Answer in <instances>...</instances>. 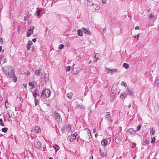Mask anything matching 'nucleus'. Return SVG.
<instances>
[{
  "instance_id": "17",
  "label": "nucleus",
  "mask_w": 159,
  "mask_h": 159,
  "mask_svg": "<svg viewBox=\"0 0 159 159\" xmlns=\"http://www.w3.org/2000/svg\"><path fill=\"white\" fill-rule=\"evenodd\" d=\"M77 34L80 36H83V34L81 30L79 29L77 30Z\"/></svg>"
},
{
  "instance_id": "44",
  "label": "nucleus",
  "mask_w": 159,
  "mask_h": 159,
  "mask_svg": "<svg viewBox=\"0 0 159 159\" xmlns=\"http://www.w3.org/2000/svg\"><path fill=\"white\" fill-rule=\"evenodd\" d=\"M156 139L155 137H153L151 141V143H153L155 141Z\"/></svg>"
},
{
  "instance_id": "16",
  "label": "nucleus",
  "mask_w": 159,
  "mask_h": 159,
  "mask_svg": "<svg viewBox=\"0 0 159 159\" xmlns=\"http://www.w3.org/2000/svg\"><path fill=\"white\" fill-rule=\"evenodd\" d=\"M44 81L45 82H47L49 79V76L48 75L45 74L44 76Z\"/></svg>"
},
{
  "instance_id": "13",
  "label": "nucleus",
  "mask_w": 159,
  "mask_h": 159,
  "mask_svg": "<svg viewBox=\"0 0 159 159\" xmlns=\"http://www.w3.org/2000/svg\"><path fill=\"white\" fill-rule=\"evenodd\" d=\"M41 71H42V69L36 70L35 72V74L37 76L39 75L40 74L42 73V72H41Z\"/></svg>"
},
{
  "instance_id": "6",
  "label": "nucleus",
  "mask_w": 159,
  "mask_h": 159,
  "mask_svg": "<svg viewBox=\"0 0 159 159\" xmlns=\"http://www.w3.org/2000/svg\"><path fill=\"white\" fill-rule=\"evenodd\" d=\"M32 131L34 133H39L40 131V129L39 126H36L34 129L32 130Z\"/></svg>"
},
{
  "instance_id": "53",
  "label": "nucleus",
  "mask_w": 159,
  "mask_h": 159,
  "mask_svg": "<svg viewBox=\"0 0 159 159\" xmlns=\"http://www.w3.org/2000/svg\"><path fill=\"white\" fill-rule=\"evenodd\" d=\"M23 85L24 87L25 88V89H26V88H27V87H26L27 84H23Z\"/></svg>"
},
{
  "instance_id": "39",
  "label": "nucleus",
  "mask_w": 159,
  "mask_h": 159,
  "mask_svg": "<svg viewBox=\"0 0 159 159\" xmlns=\"http://www.w3.org/2000/svg\"><path fill=\"white\" fill-rule=\"evenodd\" d=\"M64 47V45L63 44H61L59 45L58 47V48L59 49H61Z\"/></svg>"
},
{
  "instance_id": "49",
  "label": "nucleus",
  "mask_w": 159,
  "mask_h": 159,
  "mask_svg": "<svg viewBox=\"0 0 159 159\" xmlns=\"http://www.w3.org/2000/svg\"><path fill=\"white\" fill-rule=\"evenodd\" d=\"M66 45L67 47H70V44L68 42H67L66 43Z\"/></svg>"
},
{
  "instance_id": "19",
  "label": "nucleus",
  "mask_w": 159,
  "mask_h": 159,
  "mask_svg": "<svg viewBox=\"0 0 159 159\" xmlns=\"http://www.w3.org/2000/svg\"><path fill=\"white\" fill-rule=\"evenodd\" d=\"M123 66L124 67H125V69H127L129 68V65L128 64L125 63H123Z\"/></svg>"
},
{
  "instance_id": "56",
  "label": "nucleus",
  "mask_w": 159,
  "mask_h": 159,
  "mask_svg": "<svg viewBox=\"0 0 159 159\" xmlns=\"http://www.w3.org/2000/svg\"><path fill=\"white\" fill-rule=\"evenodd\" d=\"M111 93H112V94H113V95H115L116 93V92H114V91H113V89H112L111 90Z\"/></svg>"
},
{
  "instance_id": "20",
  "label": "nucleus",
  "mask_w": 159,
  "mask_h": 159,
  "mask_svg": "<svg viewBox=\"0 0 159 159\" xmlns=\"http://www.w3.org/2000/svg\"><path fill=\"white\" fill-rule=\"evenodd\" d=\"M73 94L72 93H67L66 95L67 97L70 98L71 99L72 98Z\"/></svg>"
},
{
  "instance_id": "14",
  "label": "nucleus",
  "mask_w": 159,
  "mask_h": 159,
  "mask_svg": "<svg viewBox=\"0 0 159 159\" xmlns=\"http://www.w3.org/2000/svg\"><path fill=\"white\" fill-rule=\"evenodd\" d=\"M34 145L36 148H39L41 146V143L39 142H38L35 143H34Z\"/></svg>"
},
{
  "instance_id": "59",
  "label": "nucleus",
  "mask_w": 159,
  "mask_h": 159,
  "mask_svg": "<svg viewBox=\"0 0 159 159\" xmlns=\"http://www.w3.org/2000/svg\"><path fill=\"white\" fill-rule=\"evenodd\" d=\"M135 147H136L135 144H133V145H132V147L133 148H134Z\"/></svg>"
},
{
  "instance_id": "15",
  "label": "nucleus",
  "mask_w": 159,
  "mask_h": 159,
  "mask_svg": "<svg viewBox=\"0 0 159 159\" xmlns=\"http://www.w3.org/2000/svg\"><path fill=\"white\" fill-rule=\"evenodd\" d=\"M76 138L75 135H73L72 134L70 136V142H73L75 139Z\"/></svg>"
},
{
  "instance_id": "30",
  "label": "nucleus",
  "mask_w": 159,
  "mask_h": 159,
  "mask_svg": "<svg viewBox=\"0 0 159 159\" xmlns=\"http://www.w3.org/2000/svg\"><path fill=\"white\" fill-rule=\"evenodd\" d=\"M111 71V69H110L107 68L105 70V71L107 72V74H108V73L110 72Z\"/></svg>"
},
{
  "instance_id": "35",
  "label": "nucleus",
  "mask_w": 159,
  "mask_h": 159,
  "mask_svg": "<svg viewBox=\"0 0 159 159\" xmlns=\"http://www.w3.org/2000/svg\"><path fill=\"white\" fill-rule=\"evenodd\" d=\"M154 17V15L152 13H151L150 16H149V19H153Z\"/></svg>"
},
{
  "instance_id": "47",
  "label": "nucleus",
  "mask_w": 159,
  "mask_h": 159,
  "mask_svg": "<svg viewBox=\"0 0 159 159\" xmlns=\"http://www.w3.org/2000/svg\"><path fill=\"white\" fill-rule=\"evenodd\" d=\"M33 96L34 97V99H36V98H37V97H39V94H38L37 95L36 94L35 95H33Z\"/></svg>"
},
{
  "instance_id": "9",
  "label": "nucleus",
  "mask_w": 159,
  "mask_h": 159,
  "mask_svg": "<svg viewBox=\"0 0 159 159\" xmlns=\"http://www.w3.org/2000/svg\"><path fill=\"white\" fill-rule=\"evenodd\" d=\"M81 71V69L80 67H77L73 69V71L75 74H77Z\"/></svg>"
},
{
  "instance_id": "4",
  "label": "nucleus",
  "mask_w": 159,
  "mask_h": 159,
  "mask_svg": "<svg viewBox=\"0 0 159 159\" xmlns=\"http://www.w3.org/2000/svg\"><path fill=\"white\" fill-rule=\"evenodd\" d=\"M53 116L57 121L59 122H61V117L58 113L56 112H54L53 114Z\"/></svg>"
},
{
  "instance_id": "37",
  "label": "nucleus",
  "mask_w": 159,
  "mask_h": 159,
  "mask_svg": "<svg viewBox=\"0 0 159 159\" xmlns=\"http://www.w3.org/2000/svg\"><path fill=\"white\" fill-rule=\"evenodd\" d=\"M13 80L14 82H16L17 80V79L16 77L15 76V75L13 76Z\"/></svg>"
},
{
  "instance_id": "3",
  "label": "nucleus",
  "mask_w": 159,
  "mask_h": 159,
  "mask_svg": "<svg viewBox=\"0 0 159 159\" xmlns=\"http://www.w3.org/2000/svg\"><path fill=\"white\" fill-rule=\"evenodd\" d=\"M34 27L33 26H31L30 28L27 31V36L28 37H30L31 34L33 33L34 30Z\"/></svg>"
},
{
  "instance_id": "54",
  "label": "nucleus",
  "mask_w": 159,
  "mask_h": 159,
  "mask_svg": "<svg viewBox=\"0 0 159 159\" xmlns=\"http://www.w3.org/2000/svg\"><path fill=\"white\" fill-rule=\"evenodd\" d=\"M25 73L28 76L30 75V72L28 71H26V72Z\"/></svg>"
},
{
  "instance_id": "63",
  "label": "nucleus",
  "mask_w": 159,
  "mask_h": 159,
  "mask_svg": "<svg viewBox=\"0 0 159 159\" xmlns=\"http://www.w3.org/2000/svg\"><path fill=\"white\" fill-rule=\"evenodd\" d=\"M131 107V103H130V104L129 105H128V107H129V108H130V107Z\"/></svg>"
},
{
  "instance_id": "22",
  "label": "nucleus",
  "mask_w": 159,
  "mask_h": 159,
  "mask_svg": "<svg viewBox=\"0 0 159 159\" xmlns=\"http://www.w3.org/2000/svg\"><path fill=\"white\" fill-rule=\"evenodd\" d=\"M29 84L30 86L32 87L31 89L35 88V85L33 82H30L29 83Z\"/></svg>"
},
{
  "instance_id": "25",
  "label": "nucleus",
  "mask_w": 159,
  "mask_h": 159,
  "mask_svg": "<svg viewBox=\"0 0 159 159\" xmlns=\"http://www.w3.org/2000/svg\"><path fill=\"white\" fill-rule=\"evenodd\" d=\"M99 55V54L98 53H96L95 54V57L94 59H93V61L94 62H97L98 61L97 58L96 57V56L98 57V55Z\"/></svg>"
},
{
  "instance_id": "33",
  "label": "nucleus",
  "mask_w": 159,
  "mask_h": 159,
  "mask_svg": "<svg viewBox=\"0 0 159 159\" xmlns=\"http://www.w3.org/2000/svg\"><path fill=\"white\" fill-rule=\"evenodd\" d=\"M39 100L38 98H36V99H34V102L35 106H37L38 104Z\"/></svg>"
},
{
  "instance_id": "5",
  "label": "nucleus",
  "mask_w": 159,
  "mask_h": 159,
  "mask_svg": "<svg viewBox=\"0 0 159 159\" xmlns=\"http://www.w3.org/2000/svg\"><path fill=\"white\" fill-rule=\"evenodd\" d=\"M128 133H129L132 136H134L136 133V131L133 128H130L127 131Z\"/></svg>"
},
{
  "instance_id": "23",
  "label": "nucleus",
  "mask_w": 159,
  "mask_h": 159,
  "mask_svg": "<svg viewBox=\"0 0 159 159\" xmlns=\"http://www.w3.org/2000/svg\"><path fill=\"white\" fill-rule=\"evenodd\" d=\"M53 147L54 148V149H55L56 151H57L59 149V148H58L59 147V146L57 144H54L53 145Z\"/></svg>"
},
{
  "instance_id": "27",
  "label": "nucleus",
  "mask_w": 159,
  "mask_h": 159,
  "mask_svg": "<svg viewBox=\"0 0 159 159\" xmlns=\"http://www.w3.org/2000/svg\"><path fill=\"white\" fill-rule=\"evenodd\" d=\"M39 94V90L37 89L35 92H33V95H35L36 94Z\"/></svg>"
},
{
  "instance_id": "60",
  "label": "nucleus",
  "mask_w": 159,
  "mask_h": 159,
  "mask_svg": "<svg viewBox=\"0 0 159 159\" xmlns=\"http://www.w3.org/2000/svg\"><path fill=\"white\" fill-rule=\"evenodd\" d=\"M19 99L20 100H21V102H23V99L22 98V97H20Z\"/></svg>"
},
{
  "instance_id": "12",
  "label": "nucleus",
  "mask_w": 159,
  "mask_h": 159,
  "mask_svg": "<svg viewBox=\"0 0 159 159\" xmlns=\"http://www.w3.org/2000/svg\"><path fill=\"white\" fill-rule=\"evenodd\" d=\"M127 93L129 95H131L133 94V93L131 89H130L129 88H127L126 89Z\"/></svg>"
},
{
  "instance_id": "40",
  "label": "nucleus",
  "mask_w": 159,
  "mask_h": 159,
  "mask_svg": "<svg viewBox=\"0 0 159 159\" xmlns=\"http://www.w3.org/2000/svg\"><path fill=\"white\" fill-rule=\"evenodd\" d=\"M5 106L6 108L9 107V104L8 102H6L5 103Z\"/></svg>"
},
{
  "instance_id": "51",
  "label": "nucleus",
  "mask_w": 159,
  "mask_h": 159,
  "mask_svg": "<svg viewBox=\"0 0 159 159\" xmlns=\"http://www.w3.org/2000/svg\"><path fill=\"white\" fill-rule=\"evenodd\" d=\"M149 143V141L147 140H146L145 142V143L146 144H148Z\"/></svg>"
},
{
  "instance_id": "2",
  "label": "nucleus",
  "mask_w": 159,
  "mask_h": 159,
  "mask_svg": "<svg viewBox=\"0 0 159 159\" xmlns=\"http://www.w3.org/2000/svg\"><path fill=\"white\" fill-rule=\"evenodd\" d=\"M51 95V91L49 89H43L42 90L40 96L41 100L42 101L44 100L45 97L47 98L49 97Z\"/></svg>"
},
{
  "instance_id": "29",
  "label": "nucleus",
  "mask_w": 159,
  "mask_h": 159,
  "mask_svg": "<svg viewBox=\"0 0 159 159\" xmlns=\"http://www.w3.org/2000/svg\"><path fill=\"white\" fill-rule=\"evenodd\" d=\"M41 10L39 9L36 11V15L37 16H39L40 15V12L41 11Z\"/></svg>"
},
{
  "instance_id": "42",
  "label": "nucleus",
  "mask_w": 159,
  "mask_h": 159,
  "mask_svg": "<svg viewBox=\"0 0 159 159\" xmlns=\"http://www.w3.org/2000/svg\"><path fill=\"white\" fill-rule=\"evenodd\" d=\"M66 70L67 71H70V66H68L66 68Z\"/></svg>"
},
{
  "instance_id": "10",
  "label": "nucleus",
  "mask_w": 159,
  "mask_h": 159,
  "mask_svg": "<svg viewBox=\"0 0 159 159\" xmlns=\"http://www.w3.org/2000/svg\"><path fill=\"white\" fill-rule=\"evenodd\" d=\"M84 130L87 133V134L88 135V136L90 137L89 139H90L92 137L91 132L90 131V130L89 129L87 128L84 129Z\"/></svg>"
},
{
  "instance_id": "62",
  "label": "nucleus",
  "mask_w": 159,
  "mask_h": 159,
  "mask_svg": "<svg viewBox=\"0 0 159 159\" xmlns=\"http://www.w3.org/2000/svg\"><path fill=\"white\" fill-rule=\"evenodd\" d=\"M0 42L2 43V42H3V38H1L0 39Z\"/></svg>"
},
{
  "instance_id": "52",
  "label": "nucleus",
  "mask_w": 159,
  "mask_h": 159,
  "mask_svg": "<svg viewBox=\"0 0 159 159\" xmlns=\"http://www.w3.org/2000/svg\"><path fill=\"white\" fill-rule=\"evenodd\" d=\"M36 41H37L36 38H34L32 39V41L34 43Z\"/></svg>"
},
{
  "instance_id": "46",
  "label": "nucleus",
  "mask_w": 159,
  "mask_h": 159,
  "mask_svg": "<svg viewBox=\"0 0 159 159\" xmlns=\"http://www.w3.org/2000/svg\"><path fill=\"white\" fill-rule=\"evenodd\" d=\"M33 44V43L31 41H28V43L27 45H29L31 46Z\"/></svg>"
},
{
  "instance_id": "57",
  "label": "nucleus",
  "mask_w": 159,
  "mask_h": 159,
  "mask_svg": "<svg viewBox=\"0 0 159 159\" xmlns=\"http://www.w3.org/2000/svg\"><path fill=\"white\" fill-rule=\"evenodd\" d=\"M139 36V34H137V35L135 36H134V38H135L136 37H137V39H138Z\"/></svg>"
},
{
  "instance_id": "45",
  "label": "nucleus",
  "mask_w": 159,
  "mask_h": 159,
  "mask_svg": "<svg viewBox=\"0 0 159 159\" xmlns=\"http://www.w3.org/2000/svg\"><path fill=\"white\" fill-rule=\"evenodd\" d=\"M141 127V125H139L137 127V131H138L140 130Z\"/></svg>"
},
{
  "instance_id": "21",
  "label": "nucleus",
  "mask_w": 159,
  "mask_h": 159,
  "mask_svg": "<svg viewBox=\"0 0 159 159\" xmlns=\"http://www.w3.org/2000/svg\"><path fill=\"white\" fill-rule=\"evenodd\" d=\"M117 69H114L113 70H111V71H110L111 74L112 75L114 74L116 72H117Z\"/></svg>"
},
{
  "instance_id": "61",
  "label": "nucleus",
  "mask_w": 159,
  "mask_h": 159,
  "mask_svg": "<svg viewBox=\"0 0 159 159\" xmlns=\"http://www.w3.org/2000/svg\"><path fill=\"white\" fill-rule=\"evenodd\" d=\"M88 2H92V0H86Z\"/></svg>"
},
{
  "instance_id": "50",
  "label": "nucleus",
  "mask_w": 159,
  "mask_h": 159,
  "mask_svg": "<svg viewBox=\"0 0 159 159\" xmlns=\"http://www.w3.org/2000/svg\"><path fill=\"white\" fill-rule=\"evenodd\" d=\"M107 1V0H102V4H105Z\"/></svg>"
},
{
  "instance_id": "11",
  "label": "nucleus",
  "mask_w": 159,
  "mask_h": 159,
  "mask_svg": "<svg viewBox=\"0 0 159 159\" xmlns=\"http://www.w3.org/2000/svg\"><path fill=\"white\" fill-rule=\"evenodd\" d=\"M107 143L106 139H103L101 142V144L103 146H105L107 145Z\"/></svg>"
},
{
  "instance_id": "1",
  "label": "nucleus",
  "mask_w": 159,
  "mask_h": 159,
  "mask_svg": "<svg viewBox=\"0 0 159 159\" xmlns=\"http://www.w3.org/2000/svg\"><path fill=\"white\" fill-rule=\"evenodd\" d=\"M2 70L5 74L9 77L12 78L15 74L13 68L11 66H5L2 68Z\"/></svg>"
},
{
  "instance_id": "26",
  "label": "nucleus",
  "mask_w": 159,
  "mask_h": 159,
  "mask_svg": "<svg viewBox=\"0 0 159 159\" xmlns=\"http://www.w3.org/2000/svg\"><path fill=\"white\" fill-rule=\"evenodd\" d=\"M8 130V128H7L4 127L2 129V130L4 133H6L7 132Z\"/></svg>"
},
{
  "instance_id": "31",
  "label": "nucleus",
  "mask_w": 159,
  "mask_h": 159,
  "mask_svg": "<svg viewBox=\"0 0 159 159\" xmlns=\"http://www.w3.org/2000/svg\"><path fill=\"white\" fill-rule=\"evenodd\" d=\"M13 112L11 111L8 112L7 113L8 115L10 117H11L13 115Z\"/></svg>"
},
{
  "instance_id": "41",
  "label": "nucleus",
  "mask_w": 159,
  "mask_h": 159,
  "mask_svg": "<svg viewBox=\"0 0 159 159\" xmlns=\"http://www.w3.org/2000/svg\"><path fill=\"white\" fill-rule=\"evenodd\" d=\"M106 153L105 152H103L102 153V157H104L105 156H106Z\"/></svg>"
},
{
  "instance_id": "32",
  "label": "nucleus",
  "mask_w": 159,
  "mask_h": 159,
  "mask_svg": "<svg viewBox=\"0 0 159 159\" xmlns=\"http://www.w3.org/2000/svg\"><path fill=\"white\" fill-rule=\"evenodd\" d=\"M155 132V130H153V128H152L151 129V130L150 131V134H151L152 136L154 134Z\"/></svg>"
},
{
  "instance_id": "36",
  "label": "nucleus",
  "mask_w": 159,
  "mask_h": 159,
  "mask_svg": "<svg viewBox=\"0 0 159 159\" xmlns=\"http://www.w3.org/2000/svg\"><path fill=\"white\" fill-rule=\"evenodd\" d=\"M155 82L157 84L159 83V77L158 76L156 78Z\"/></svg>"
},
{
  "instance_id": "28",
  "label": "nucleus",
  "mask_w": 159,
  "mask_h": 159,
  "mask_svg": "<svg viewBox=\"0 0 159 159\" xmlns=\"http://www.w3.org/2000/svg\"><path fill=\"white\" fill-rule=\"evenodd\" d=\"M126 93H123L121 94L120 97L121 98H126Z\"/></svg>"
},
{
  "instance_id": "18",
  "label": "nucleus",
  "mask_w": 159,
  "mask_h": 159,
  "mask_svg": "<svg viewBox=\"0 0 159 159\" xmlns=\"http://www.w3.org/2000/svg\"><path fill=\"white\" fill-rule=\"evenodd\" d=\"M65 129L67 131H70L71 129V126L70 125H67L65 127Z\"/></svg>"
},
{
  "instance_id": "7",
  "label": "nucleus",
  "mask_w": 159,
  "mask_h": 159,
  "mask_svg": "<svg viewBox=\"0 0 159 159\" xmlns=\"http://www.w3.org/2000/svg\"><path fill=\"white\" fill-rule=\"evenodd\" d=\"M82 29L83 30L84 32L86 34L89 35H91V33L88 29L84 27L82 28Z\"/></svg>"
},
{
  "instance_id": "58",
  "label": "nucleus",
  "mask_w": 159,
  "mask_h": 159,
  "mask_svg": "<svg viewBox=\"0 0 159 159\" xmlns=\"http://www.w3.org/2000/svg\"><path fill=\"white\" fill-rule=\"evenodd\" d=\"M73 135H75V137H76V136L77 135V133L76 132L74 134H72Z\"/></svg>"
},
{
  "instance_id": "64",
  "label": "nucleus",
  "mask_w": 159,
  "mask_h": 159,
  "mask_svg": "<svg viewBox=\"0 0 159 159\" xmlns=\"http://www.w3.org/2000/svg\"><path fill=\"white\" fill-rule=\"evenodd\" d=\"M89 159H93V156H92L90 157H89Z\"/></svg>"
},
{
  "instance_id": "43",
  "label": "nucleus",
  "mask_w": 159,
  "mask_h": 159,
  "mask_svg": "<svg viewBox=\"0 0 159 159\" xmlns=\"http://www.w3.org/2000/svg\"><path fill=\"white\" fill-rule=\"evenodd\" d=\"M115 141L116 143H118L119 142V138H116Z\"/></svg>"
},
{
  "instance_id": "55",
  "label": "nucleus",
  "mask_w": 159,
  "mask_h": 159,
  "mask_svg": "<svg viewBox=\"0 0 159 159\" xmlns=\"http://www.w3.org/2000/svg\"><path fill=\"white\" fill-rule=\"evenodd\" d=\"M135 30H138L139 29V26H137L135 28Z\"/></svg>"
},
{
  "instance_id": "38",
  "label": "nucleus",
  "mask_w": 159,
  "mask_h": 159,
  "mask_svg": "<svg viewBox=\"0 0 159 159\" xmlns=\"http://www.w3.org/2000/svg\"><path fill=\"white\" fill-rule=\"evenodd\" d=\"M121 85H123L124 86H125V87H126L127 86V85L126 84V83L124 82H122L121 83Z\"/></svg>"
},
{
  "instance_id": "24",
  "label": "nucleus",
  "mask_w": 159,
  "mask_h": 159,
  "mask_svg": "<svg viewBox=\"0 0 159 159\" xmlns=\"http://www.w3.org/2000/svg\"><path fill=\"white\" fill-rule=\"evenodd\" d=\"M0 125L2 126H5L3 120L2 118L0 119Z\"/></svg>"
},
{
  "instance_id": "34",
  "label": "nucleus",
  "mask_w": 159,
  "mask_h": 159,
  "mask_svg": "<svg viewBox=\"0 0 159 159\" xmlns=\"http://www.w3.org/2000/svg\"><path fill=\"white\" fill-rule=\"evenodd\" d=\"M78 107L80 109H83L85 108L84 107L83 105H78Z\"/></svg>"
},
{
  "instance_id": "48",
  "label": "nucleus",
  "mask_w": 159,
  "mask_h": 159,
  "mask_svg": "<svg viewBox=\"0 0 159 159\" xmlns=\"http://www.w3.org/2000/svg\"><path fill=\"white\" fill-rule=\"evenodd\" d=\"M30 47L31 46L29 45H27V50H30Z\"/></svg>"
},
{
  "instance_id": "8",
  "label": "nucleus",
  "mask_w": 159,
  "mask_h": 159,
  "mask_svg": "<svg viewBox=\"0 0 159 159\" xmlns=\"http://www.w3.org/2000/svg\"><path fill=\"white\" fill-rule=\"evenodd\" d=\"M105 118L108 121L111 120V121H112V120H111V114L110 112H107L105 116Z\"/></svg>"
}]
</instances>
